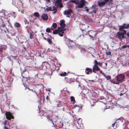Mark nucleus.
Instances as JSON below:
<instances>
[{"instance_id": "obj_1", "label": "nucleus", "mask_w": 129, "mask_h": 129, "mask_svg": "<svg viewBox=\"0 0 129 129\" xmlns=\"http://www.w3.org/2000/svg\"><path fill=\"white\" fill-rule=\"evenodd\" d=\"M88 34L89 37H90V39L92 40H94V39L96 38L97 33L96 32L93 30L89 31Z\"/></svg>"}, {"instance_id": "obj_2", "label": "nucleus", "mask_w": 129, "mask_h": 129, "mask_svg": "<svg viewBox=\"0 0 129 129\" xmlns=\"http://www.w3.org/2000/svg\"><path fill=\"white\" fill-rule=\"evenodd\" d=\"M125 77L123 74H120L116 76V80L119 83L122 82L125 80Z\"/></svg>"}, {"instance_id": "obj_3", "label": "nucleus", "mask_w": 129, "mask_h": 129, "mask_svg": "<svg viewBox=\"0 0 129 129\" xmlns=\"http://www.w3.org/2000/svg\"><path fill=\"white\" fill-rule=\"evenodd\" d=\"M126 33V31L125 30H123V32L121 33L118 32L117 33L116 36L121 41L124 38V35Z\"/></svg>"}, {"instance_id": "obj_4", "label": "nucleus", "mask_w": 129, "mask_h": 129, "mask_svg": "<svg viewBox=\"0 0 129 129\" xmlns=\"http://www.w3.org/2000/svg\"><path fill=\"white\" fill-rule=\"evenodd\" d=\"M86 2L85 0H81L79 2H77L76 5H77L78 8H82L85 5Z\"/></svg>"}, {"instance_id": "obj_5", "label": "nucleus", "mask_w": 129, "mask_h": 129, "mask_svg": "<svg viewBox=\"0 0 129 129\" xmlns=\"http://www.w3.org/2000/svg\"><path fill=\"white\" fill-rule=\"evenodd\" d=\"M57 29L58 31L59 35L60 37H62L63 36V34L64 33V31L66 30V28L58 27Z\"/></svg>"}, {"instance_id": "obj_6", "label": "nucleus", "mask_w": 129, "mask_h": 129, "mask_svg": "<svg viewBox=\"0 0 129 129\" xmlns=\"http://www.w3.org/2000/svg\"><path fill=\"white\" fill-rule=\"evenodd\" d=\"M6 118L8 120H10L11 118H13L14 117L11 112H6L5 113Z\"/></svg>"}, {"instance_id": "obj_7", "label": "nucleus", "mask_w": 129, "mask_h": 129, "mask_svg": "<svg viewBox=\"0 0 129 129\" xmlns=\"http://www.w3.org/2000/svg\"><path fill=\"white\" fill-rule=\"evenodd\" d=\"M126 24L125 23H124L122 25L120 26L119 28V29L120 31H123V29H127L129 27V24H127L126 26Z\"/></svg>"}, {"instance_id": "obj_8", "label": "nucleus", "mask_w": 129, "mask_h": 129, "mask_svg": "<svg viewBox=\"0 0 129 129\" xmlns=\"http://www.w3.org/2000/svg\"><path fill=\"white\" fill-rule=\"evenodd\" d=\"M100 69L98 66L95 63L93 67L92 72L96 73V72L100 71Z\"/></svg>"}, {"instance_id": "obj_9", "label": "nucleus", "mask_w": 129, "mask_h": 129, "mask_svg": "<svg viewBox=\"0 0 129 129\" xmlns=\"http://www.w3.org/2000/svg\"><path fill=\"white\" fill-rule=\"evenodd\" d=\"M62 0H56L55 2V3L57 5V6L59 7L60 8H62L63 7V4L62 3Z\"/></svg>"}, {"instance_id": "obj_10", "label": "nucleus", "mask_w": 129, "mask_h": 129, "mask_svg": "<svg viewBox=\"0 0 129 129\" xmlns=\"http://www.w3.org/2000/svg\"><path fill=\"white\" fill-rule=\"evenodd\" d=\"M2 123L4 125V129H9V123L8 121L6 120Z\"/></svg>"}, {"instance_id": "obj_11", "label": "nucleus", "mask_w": 129, "mask_h": 129, "mask_svg": "<svg viewBox=\"0 0 129 129\" xmlns=\"http://www.w3.org/2000/svg\"><path fill=\"white\" fill-rule=\"evenodd\" d=\"M21 74L22 76L24 78H26L28 76V73L26 71H23Z\"/></svg>"}, {"instance_id": "obj_12", "label": "nucleus", "mask_w": 129, "mask_h": 129, "mask_svg": "<svg viewBox=\"0 0 129 129\" xmlns=\"http://www.w3.org/2000/svg\"><path fill=\"white\" fill-rule=\"evenodd\" d=\"M72 10L71 9L65 10L63 12V14L64 15H70L72 12Z\"/></svg>"}, {"instance_id": "obj_13", "label": "nucleus", "mask_w": 129, "mask_h": 129, "mask_svg": "<svg viewBox=\"0 0 129 129\" xmlns=\"http://www.w3.org/2000/svg\"><path fill=\"white\" fill-rule=\"evenodd\" d=\"M92 72V70L90 68H86L85 70V72L87 74H91Z\"/></svg>"}, {"instance_id": "obj_14", "label": "nucleus", "mask_w": 129, "mask_h": 129, "mask_svg": "<svg viewBox=\"0 0 129 129\" xmlns=\"http://www.w3.org/2000/svg\"><path fill=\"white\" fill-rule=\"evenodd\" d=\"M41 17L42 19L46 21L47 20L48 18V16L46 14H43L41 16Z\"/></svg>"}, {"instance_id": "obj_15", "label": "nucleus", "mask_w": 129, "mask_h": 129, "mask_svg": "<svg viewBox=\"0 0 129 129\" xmlns=\"http://www.w3.org/2000/svg\"><path fill=\"white\" fill-rule=\"evenodd\" d=\"M40 74H36L34 77L35 79V80H38L39 79H43V77H40Z\"/></svg>"}, {"instance_id": "obj_16", "label": "nucleus", "mask_w": 129, "mask_h": 129, "mask_svg": "<svg viewBox=\"0 0 129 129\" xmlns=\"http://www.w3.org/2000/svg\"><path fill=\"white\" fill-rule=\"evenodd\" d=\"M59 25L61 27L64 28L65 26V24L64 22V20H61L60 21Z\"/></svg>"}, {"instance_id": "obj_17", "label": "nucleus", "mask_w": 129, "mask_h": 129, "mask_svg": "<svg viewBox=\"0 0 129 129\" xmlns=\"http://www.w3.org/2000/svg\"><path fill=\"white\" fill-rule=\"evenodd\" d=\"M105 4V3L103 1L98 2V5L100 7L104 6Z\"/></svg>"}, {"instance_id": "obj_18", "label": "nucleus", "mask_w": 129, "mask_h": 129, "mask_svg": "<svg viewBox=\"0 0 129 129\" xmlns=\"http://www.w3.org/2000/svg\"><path fill=\"white\" fill-rule=\"evenodd\" d=\"M40 89H39V91L37 92H36V91H37V90H35V92H36V93L38 97H39V98H38L39 100H38V101L39 102V103H40L41 102V99L40 98V96H41L39 94V93H40L41 91L40 90Z\"/></svg>"}, {"instance_id": "obj_19", "label": "nucleus", "mask_w": 129, "mask_h": 129, "mask_svg": "<svg viewBox=\"0 0 129 129\" xmlns=\"http://www.w3.org/2000/svg\"><path fill=\"white\" fill-rule=\"evenodd\" d=\"M88 27L86 25L83 24L82 26V28H81V30L83 32L85 31V30Z\"/></svg>"}, {"instance_id": "obj_20", "label": "nucleus", "mask_w": 129, "mask_h": 129, "mask_svg": "<svg viewBox=\"0 0 129 129\" xmlns=\"http://www.w3.org/2000/svg\"><path fill=\"white\" fill-rule=\"evenodd\" d=\"M36 87L39 89H43L44 88H45L42 84H37L36 85Z\"/></svg>"}, {"instance_id": "obj_21", "label": "nucleus", "mask_w": 129, "mask_h": 129, "mask_svg": "<svg viewBox=\"0 0 129 129\" xmlns=\"http://www.w3.org/2000/svg\"><path fill=\"white\" fill-rule=\"evenodd\" d=\"M95 63L96 65H98L100 67H102L103 64V62H98V61L96 60H94Z\"/></svg>"}, {"instance_id": "obj_22", "label": "nucleus", "mask_w": 129, "mask_h": 129, "mask_svg": "<svg viewBox=\"0 0 129 129\" xmlns=\"http://www.w3.org/2000/svg\"><path fill=\"white\" fill-rule=\"evenodd\" d=\"M127 91V89H123V90L121 91V93L120 94V95L121 96L122 95L125 93Z\"/></svg>"}, {"instance_id": "obj_23", "label": "nucleus", "mask_w": 129, "mask_h": 129, "mask_svg": "<svg viewBox=\"0 0 129 129\" xmlns=\"http://www.w3.org/2000/svg\"><path fill=\"white\" fill-rule=\"evenodd\" d=\"M58 125V127L59 128H61L63 126V123L61 121H59L57 123Z\"/></svg>"}, {"instance_id": "obj_24", "label": "nucleus", "mask_w": 129, "mask_h": 129, "mask_svg": "<svg viewBox=\"0 0 129 129\" xmlns=\"http://www.w3.org/2000/svg\"><path fill=\"white\" fill-rule=\"evenodd\" d=\"M57 26V24L56 23H54L53 24L51 28V30H53L56 28Z\"/></svg>"}, {"instance_id": "obj_25", "label": "nucleus", "mask_w": 129, "mask_h": 129, "mask_svg": "<svg viewBox=\"0 0 129 129\" xmlns=\"http://www.w3.org/2000/svg\"><path fill=\"white\" fill-rule=\"evenodd\" d=\"M14 26L16 27H19L21 25L20 23L18 22H15L14 23Z\"/></svg>"}, {"instance_id": "obj_26", "label": "nucleus", "mask_w": 129, "mask_h": 129, "mask_svg": "<svg viewBox=\"0 0 129 129\" xmlns=\"http://www.w3.org/2000/svg\"><path fill=\"white\" fill-rule=\"evenodd\" d=\"M33 15L34 16L37 18H39L40 17V15L39 13L37 12H34V13Z\"/></svg>"}, {"instance_id": "obj_27", "label": "nucleus", "mask_w": 129, "mask_h": 129, "mask_svg": "<svg viewBox=\"0 0 129 129\" xmlns=\"http://www.w3.org/2000/svg\"><path fill=\"white\" fill-rule=\"evenodd\" d=\"M3 31V33H0V36L2 37H4L5 36V35L4 33H6V32L5 30H2Z\"/></svg>"}, {"instance_id": "obj_28", "label": "nucleus", "mask_w": 129, "mask_h": 129, "mask_svg": "<svg viewBox=\"0 0 129 129\" xmlns=\"http://www.w3.org/2000/svg\"><path fill=\"white\" fill-rule=\"evenodd\" d=\"M58 6L56 5V7L54 6H53L52 8L53 9H52V11H53L54 10H57V8H58Z\"/></svg>"}, {"instance_id": "obj_29", "label": "nucleus", "mask_w": 129, "mask_h": 129, "mask_svg": "<svg viewBox=\"0 0 129 129\" xmlns=\"http://www.w3.org/2000/svg\"><path fill=\"white\" fill-rule=\"evenodd\" d=\"M45 10L47 11H52V8L51 6L49 7H48L46 8Z\"/></svg>"}, {"instance_id": "obj_30", "label": "nucleus", "mask_w": 129, "mask_h": 129, "mask_svg": "<svg viewBox=\"0 0 129 129\" xmlns=\"http://www.w3.org/2000/svg\"><path fill=\"white\" fill-rule=\"evenodd\" d=\"M53 33L54 34H56L58 33V30L57 29L54 30L53 31Z\"/></svg>"}, {"instance_id": "obj_31", "label": "nucleus", "mask_w": 129, "mask_h": 129, "mask_svg": "<svg viewBox=\"0 0 129 129\" xmlns=\"http://www.w3.org/2000/svg\"><path fill=\"white\" fill-rule=\"evenodd\" d=\"M104 76H105V78L108 80H109L111 78V76L110 75L106 76V75H105Z\"/></svg>"}, {"instance_id": "obj_32", "label": "nucleus", "mask_w": 129, "mask_h": 129, "mask_svg": "<svg viewBox=\"0 0 129 129\" xmlns=\"http://www.w3.org/2000/svg\"><path fill=\"white\" fill-rule=\"evenodd\" d=\"M83 10L84 11H86L87 12H88L89 11V10L87 8V7H85L83 9Z\"/></svg>"}, {"instance_id": "obj_33", "label": "nucleus", "mask_w": 129, "mask_h": 129, "mask_svg": "<svg viewBox=\"0 0 129 129\" xmlns=\"http://www.w3.org/2000/svg\"><path fill=\"white\" fill-rule=\"evenodd\" d=\"M112 103L114 104V105L116 106H118L117 103V101H115L114 102H113V101H112Z\"/></svg>"}, {"instance_id": "obj_34", "label": "nucleus", "mask_w": 129, "mask_h": 129, "mask_svg": "<svg viewBox=\"0 0 129 129\" xmlns=\"http://www.w3.org/2000/svg\"><path fill=\"white\" fill-rule=\"evenodd\" d=\"M120 89H124L125 88V86L123 84H121L120 87Z\"/></svg>"}, {"instance_id": "obj_35", "label": "nucleus", "mask_w": 129, "mask_h": 129, "mask_svg": "<svg viewBox=\"0 0 129 129\" xmlns=\"http://www.w3.org/2000/svg\"><path fill=\"white\" fill-rule=\"evenodd\" d=\"M47 40L49 44H51L52 43V42L50 39H47Z\"/></svg>"}, {"instance_id": "obj_36", "label": "nucleus", "mask_w": 129, "mask_h": 129, "mask_svg": "<svg viewBox=\"0 0 129 129\" xmlns=\"http://www.w3.org/2000/svg\"><path fill=\"white\" fill-rule=\"evenodd\" d=\"M24 22L25 24H28L29 23V22L28 21V20L26 19H24Z\"/></svg>"}, {"instance_id": "obj_37", "label": "nucleus", "mask_w": 129, "mask_h": 129, "mask_svg": "<svg viewBox=\"0 0 129 129\" xmlns=\"http://www.w3.org/2000/svg\"><path fill=\"white\" fill-rule=\"evenodd\" d=\"M66 72H64V73H62L60 74V75L61 76H64L66 75Z\"/></svg>"}, {"instance_id": "obj_38", "label": "nucleus", "mask_w": 129, "mask_h": 129, "mask_svg": "<svg viewBox=\"0 0 129 129\" xmlns=\"http://www.w3.org/2000/svg\"><path fill=\"white\" fill-rule=\"evenodd\" d=\"M46 31L47 33H50L51 31L49 28H47L46 29Z\"/></svg>"}, {"instance_id": "obj_39", "label": "nucleus", "mask_w": 129, "mask_h": 129, "mask_svg": "<svg viewBox=\"0 0 129 129\" xmlns=\"http://www.w3.org/2000/svg\"><path fill=\"white\" fill-rule=\"evenodd\" d=\"M77 1H75L74 0H72L70 1V2H71L73 3H75L76 4Z\"/></svg>"}, {"instance_id": "obj_40", "label": "nucleus", "mask_w": 129, "mask_h": 129, "mask_svg": "<svg viewBox=\"0 0 129 129\" xmlns=\"http://www.w3.org/2000/svg\"><path fill=\"white\" fill-rule=\"evenodd\" d=\"M46 117L47 119H48V121H50L51 119H50V117L49 115H47L46 116Z\"/></svg>"}, {"instance_id": "obj_41", "label": "nucleus", "mask_w": 129, "mask_h": 129, "mask_svg": "<svg viewBox=\"0 0 129 129\" xmlns=\"http://www.w3.org/2000/svg\"><path fill=\"white\" fill-rule=\"evenodd\" d=\"M71 100L72 101L74 102L75 101V99L74 97L73 96H71L70 97Z\"/></svg>"}, {"instance_id": "obj_42", "label": "nucleus", "mask_w": 129, "mask_h": 129, "mask_svg": "<svg viewBox=\"0 0 129 129\" xmlns=\"http://www.w3.org/2000/svg\"><path fill=\"white\" fill-rule=\"evenodd\" d=\"M30 38L31 39H32L33 38L34 36L33 34L31 33H30Z\"/></svg>"}, {"instance_id": "obj_43", "label": "nucleus", "mask_w": 129, "mask_h": 129, "mask_svg": "<svg viewBox=\"0 0 129 129\" xmlns=\"http://www.w3.org/2000/svg\"><path fill=\"white\" fill-rule=\"evenodd\" d=\"M43 91H44V90H46V91H48V92L49 91V92H48V94L49 95V94L50 93V91L49 90V89H43Z\"/></svg>"}, {"instance_id": "obj_44", "label": "nucleus", "mask_w": 129, "mask_h": 129, "mask_svg": "<svg viewBox=\"0 0 129 129\" xmlns=\"http://www.w3.org/2000/svg\"><path fill=\"white\" fill-rule=\"evenodd\" d=\"M3 49V47L2 46H0V52H2Z\"/></svg>"}, {"instance_id": "obj_45", "label": "nucleus", "mask_w": 129, "mask_h": 129, "mask_svg": "<svg viewBox=\"0 0 129 129\" xmlns=\"http://www.w3.org/2000/svg\"><path fill=\"white\" fill-rule=\"evenodd\" d=\"M23 85H24V87L26 88V89H29V87H28V86L26 84L24 85V84H23Z\"/></svg>"}, {"instance_id": "obj_46", "label": "nucleus", "mask_w": 129, "mask_h": 129, "mask_svg": "<svg viewBox=\"0 0 129 129\" xmlns=\"http://www.w3.org/2000/svg\"><path fill=\"white\" fill-rule=\"evenodd\" d=\"M126 75V76L129 77V71L127 72Z\"/></svg>"}, {"instance_id": "obj_47", "label": "nucleus", "mask_w": 129, "mask_h": 129, "mask_svg": "<svg viewBox=\"0 0 129 129\" xmlns=\"http://www.w3.org/2000/svg\"><path fill=\"white\" fill-rule=\"evenodd\" d=\"M106 55H111V52H107L106 53Z\"/></svg>"}, {"instance_id": "obj_48", "label": "nucleus", "mask_w": 129, "mask_h": 129, "mask_svg": "<svg viewBox=\"0 0 129 129\" xmlns=\"http://www.w3.org/2000/svg\"><path fill=\"white\" fill-rule=\"evenodd\" d=\"M111 82L113 83V84H119V82H114V81H111V80H110V81Z\"/></svg>"}, {"instance_id": "obj_49", "label": "nucleus", "mask_w": 129, "mask_h": 129, "mask_svg": "<svg viewBox=\"0 0 129 129\" xmlns=\"http://www.w3.org/2000/svg\"><path fill=\"white\" fill-rule=\"evenodd\" d=\"M119 120H116V121L113 124H112L113 126H114V125H115L116 124V123H117L118 121Z\"/></svg>"}, {"instance_id": "obj_50", "label": "nucleus", "mask_w": 129, "mask_h": 129, "mask_svg": "<svg viewBox=\"0 0 129 129\" xmlns=\"http://www.w3.org/2000/svg\"><path fill=\"white\" fill-rule=\"evenodd\" d=\"M80 119H78V120L76 121V122H77V123L79 125V123H80V122H78V121H80Z\"/></svg>"}, {"instance_id": "obj_51", "label": "nucleus", "mask_w": 129, "mask_h": 129, "mask_svg": "<svg viewBox=\"0 0 129 129\" xmlns=\"http://www.w3.org/2000/svg\"><path fill=\"white\" fill-rule=\"evenodd\" d=\"M127 45H125L123 46H122V48H126L127 47Z\"/></svg>"}, {"instance_id": "obj_52", "label": "nucleus", "mask_w": 129, "mask_h": 129, "mask_svg": "<svg viewBox=\"0 0 129 129\" xmlns=\"http://www.w3.org/2000/svg\"><path fill=\"white\" fill-rule=\"evenodd\" d=\"M109 0H104L103 1L105 3V4L107 3Z\"/></svg>"}, {"instance_id": "obj_53", "label": "nucleus", "mask_w": 129, "mask_h": 129, "mask_svg": "<svg viewBox=\"0 0 129 129\" xmlns=\"http://www.w3.org/2000/svg\"><path fill=\"white\" fill-rule=\"evenodd\" d=\"M50 121L52 123V124H53V125L52 126V127H54V123L53 121H52V120H50Z\"/></svg>"}, {"instance_id": "obj_54", "label": "nucleus", "mask_w": 129, "mask_h": 129, "mask_svg": "<svg viewBox=\"0 0 129 129\" xmlns=\"http://www.w3.org/2000/svg\"><path fill=\"white\" fill-rule=\"evenodd\" d=\"M126 35L128 37H129V32H127Z\"/></svg>"}, {"instance_id": "obj_55", "label": "nucleus", "mask_w": 129, "mask_h": 129, "mask_svg": "<svg viewBox=\"0 0 129 129\" xmlns=\"http://www.w3.org/2000/svg\"><path fill=\"white\" fill-rule=\"evenodd\" d=\"M47 3L48 4L49 3H50V0H47Z\"/></svg>"}, {"instance_id": "obj_56", "label": "nucleus", "mask_w": 129, "mask_h": 129, "mask_svg": "<svg viewBox=\"0 0 129 129\" xmlns=\"http://www.w3.org/2000/svg\"><path fill=\"white\" fill-rule=\"evenodd\" d=\"M57 10H54V12H53V14H55V13H56L57 12Z\"/></svg>"}, {"instance_id": "obj_57", "label": "nucleus", "mask_w": 129, "mask_h": 129, "mask_svg": "<svg viewBox=\"0 0 129 129\" xmlns=\"http://www.w3.org/2000/svg\"><path fill=\"white\" fill-rule=\"evenodd\" d=\"M97 71L98 72H100V73L101 74L102 73V71L100 69V71Z\"/></svg>"}, {"instance_id": "obj_58", "label": "nucleus", "mask_w": 129, "mask_h": 129, "mask_svg": "<svg viewBox=\"0 0 129 129\" xmlns=\"http://www.w3.org/2000/svg\"><path fill=\"white\" fill-rule=\"evenodd\" d=\"M46 99L47 100H49V97L48 96H46Z\"/></svg>"}, {"instance_id": "obj_59", "label": "nucleus", "mask_w": 129, "mask_h": 129, "mask_svg": "<svg viewBox=\"0 0 129 129\" xmlns=\"http://www.w3.org/2000/svg\"><path fill=\"white\" fill-rule=\"evenodd\" d=\"M91 81L93 82H96V81L95 80H91Z\"/></svg>"}, {"instance_id": "obj_60", "label": "nucleus", "mask_w": 129, "mask_h": 129, "mask_svg": "<svg viewBox=\"0 0 129 129\" xmlns=\"http://www.w3.org/2000/svg\"><path fill=\"white\" fill-rule=\"evenodd\" d=\"M63 110L64 111H66V110L65 109V108H63Z\"/></svg>"}, {"instance_id": "obj_61", "label": "nucleus", "mask_w": 129, "mask_h": 129, "mask_svg": "<svg viewBox=\"0 0 129 129\" xmlns=\"http://www.w3.org/2000/svg\"><path fill=\"white\" fill-rule=\"evenodd\" d=\"M105 66H107V63H105Z\"/></svg>"}, {"instance_id": "obj_62", "label": "nucleus", "mask_w": 129, "mask_h": 129, "mask_svg": "<svg viewBox=\"0 0 129 129\" xmlns=\"http://www.w3.org/2000/svg\"><path fill=\"white\" fill-rule=\"evenodd\" d=\"M32 78H30L29 79L30 80H30H32Z\"/></svg>"}, {"instance_id": "obj_63", "label": "nucleus", "mask_w": 129, "mask_h": 129, "mask_svg": "<svg viewBox=\"0 0 129 129\" xmlns=\"http://www.w3.org/2000/svg\"><path fill=\"white\" fill-rule=\"evenodd\" d=\"M113 28V29H116V28H115V27H114Z\"/></svg>"}, {"instance_id": "obj_64", "label": "nucleus", "mask_w": 129, "mask_h": 129, "mask_svg": "<svg viewBox=\"0 0 129 129\" xmlns=\"http://www.w3.org/2000/svg\"><path fill=\"white\" fill-rule=\"evenodd\" d=\"M128 46L127 47H128V48H129V45H127Z\"/></svg>"}]
</instances>
